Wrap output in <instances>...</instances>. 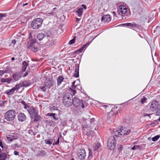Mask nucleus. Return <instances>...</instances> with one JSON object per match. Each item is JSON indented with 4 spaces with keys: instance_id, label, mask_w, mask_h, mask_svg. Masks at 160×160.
<instances>
[{
    "instance_id": "nucleus-32",
    "label": "nucleus",
    "mask_w": 160,
    "mask_h": 160,
    "mask_svg": "<svg viewBox=\"0 0 160 160\" xmlns=\"http://www.w3.org/2000/svg\"><path fill=\"white\" fill-rule=\"evenodd\" d=\"M160 137V136L159 135H156L152 138V140L153 141H156Z\"/></svg>"
},
{
    "instance_id": "nucleus-34",
    "label": "nucleus",
    "mask_w": 160,
    "mask_h": 160,
    "mask_svg": "<svg viewBox=\"0 0 160 160\" xmlns=\"http://www.w3.org/2000/svg\"><path fill=\"white\" fill-rule=\"evenodd\" d=\"M90 126L92 127L94 124L95 123L94 122L95 121L94 118H92L91 119H90Z\"/></svg>"
},
{
    "instance_id": "nucleus-54",
    "label": "nucleus",
    "mask_w": 160,
    "mask_h": 160,
    "mask_svg": "<svg viewBox=\"0 0 160 160\" xmlns=\"http://www.w3.org/2000/svg\"><path fill=\"white\" fill-rule=\"evenodd\" d=\"M59 138H58V139L57 141L55 143H54V144L58 145L59 143Z\"/></svg>"
},
{
    "instance_id": "nucleus-52",
    "label": "nucleus",
    "mask_w": 160,
    "mask_h": 160,
    "mask_svg": "<svg viewBox=\"0 0 160 160\" xmlns=\"http://www.w3.org/2000/svg\"><path fill=\"white\" fill-rule=\"evenodd\" d=\"M54 44V43L53 41H52L49 44V46H53Z\"/></svg>"
},
{
    "instance_id": "nucleus-53",
    "label": "nucleus",
    "mask_w": 160,
    "mask_h": 160,
    "mask_svg": "<svg viewBox=\"0 0 160 160\" xmlns=\"http://www.w3.org/2000/svg\"><path fill=\"white\" fill-rule=\"evenodd\" d=\"M14 154L15 155H19L18 152L16 151H15L14 152Z\"/></svg>"
},
{
    "instance_id": "nucleus-48",
    "label": "nucleus",
    "mask_w": 160,
    "mask_h": 160,
    "mask_svg": "<svg viewBox=\"0 0 160 160\" xmlns=\"http://www.w3.org/2000/svg\"><path fill=\"white\" fill-rule=\"evenodd\" d=\"M124 26L131 27V23H124L123 24Z\"/></svg>"
},
{
    "instance_id": "nucleus-64",
    "label": "nucleus",
    "mask_w": 160,
    "mask_h": 160,
    "mask_svg": "<svg viewBox=\"0 0 160 160\" xmlns=\"http://www.w3.org/2000/svg\"><path fill=\"white\" fill-rule=\"evenodd\" d=\"M11 60H15V58L14 57H12L11 58Z\"/></svg>"
},
{
    "instance_id": "nucleus-8",
    "label": "nucleus",
    "mask_w": 160,
    "mask_h": 160,
    "mask_svg": "<svg viewBox=\"0 0 160 160\" xmlns=\"http://www.w3.org/2000/svg\"><path fill=\"white\" fill-rule=\"evenodd\" d=\"M18 134L17 133H11L10 134L7 135V138L9 141H12L14 140L17 139L18 138Z\"/></svg>"
},
{
    "instance_id": "nucleus-56",
    "label": "nucleus",
    "mask_w": 160,
    "mask_h": 160,
    "mask_svg": "<svg viewBox=\"0 0 160 160\" xmlns=\"http://www.w3.org/2000/svg\"><path fill=\"white\" fill-rule=\"evenodd\" d=\"M89 127L88 125L87 124H86L84 125L83 126V128H89Z\"/></svg>"
},
{
    "instance_id": "nucleus-45",
    "label": "nucleus",
    "mask_w": 160,
    "mask_h": 160,
    "mask_svg": "<svg viewBox=\"0 0 160 160\" xmlns=\"http://www.w3.org/2000/svg\"><path fill=\"white\" fill-rule=\"evenodd\" d=\"M75 38H74L73 39L70 40L69 42V43L70 45H71L73 44L75 42Z\"/></svg>"
},
{
    "instance_id": "nucleus-40",
    "label": "nucleus",
    "mask_w": 160,
    "mask_h": 160,
    "mask_svg": "<svg viewBox=\"0 0 160 160\" xmlns=\"http://www.w3.org/2000/svg\"><path fill=\"white\" fill-rule=\"evenodd\" d=\"M7 71L4 70H0V76H2L4 74L7 73Z\"/></svg>"
},
{
    "instance_id": "nucleus-46",
    "label": "nucleus",
    "mask_w": 160,
    "mask_h": 160,
    "mask_svg": "<svg viewBox=\"0 0 160 160\" xmlns=\"http://www.w3.org/2000/svg\"><path fill=\"white\" fill-rule=\"evenodd\" d=\"M139 148V146L138 145H134V146L131 148L132 150H134L137 149L138 148Z\"/></svg>"
},
{
    "instance_id": "nucleus-23",
    "label": "nucleus",
    "mask_w": 160,
    "mask_h": 160,
    "mask_svg": "<svg viewBox=\"0 0 160 160\" xmlns=\"http://www.w3.org/2000/svg\"><path fill=\"white\" fill-rule=\"evenodd\" d=\"M38 113L37 114H35L34 115H33V117H32L31 118H34V121L35 122H37L41 118V117L38 115Z\"/></svg>"
},
{
    "instance_id": "nucleus-14",
    "label": "nucleus",
    "mask_w": 160,
    "mask_h": 160,
    "mask_svg": "<svg viewBox=\"0 0 160 160\" xmlns=\"http://www.w3.org/2000/svg\"><path fill=\"white\" fill-rule=\"evenodd\" d=\"M121 134L122 135H126L129 134L131 132L130 130L129 129H127L125 128H123L122 127L120 128Z\"/></svg>"
},
{
    "instance_id": "nucleus-24",
    "label": "nucleus",
    "mask_w": 160,
    "mask_h": 160,
    "mask_svg": "<svg viewBox=\"0 0 160 160\" xmlns=\"http://www.w3.org/2000/svg\"><path fill=\"white\" fill-rule=\"evenodd\" d=\"M117 108H116V109ZM115 108H114L112 109V110L110 112L109 114H112L113 116H115L118 113V110H117L115 111Z\"/></svg>"
},
{
    "instance_id": "nucleus-22",
    "label": "nucleus",
    "mask_w": 160,
    "mask_h": 160,
    "mask_svg": "<svg viewBox=\"0 0 160 160\" xmlns=\"http://www.w3.org/2000/svg\"><path fill=\"white\" fill-rule=\"evenodd\" d=\"M22 87L21 83L16 84L13 88H12L14 92H17L19 89Z\"/></svg>"
},
{
    "instance_id": "nucleus-6",
    "label": "nucleus",
    "mask_w": 160,
    "mask_h": 160,
    "mask_svg": "<svg viewBox=\"0 0 160 160\" xmlns=\"http://www.w3.org/2000/svg\"><path fill=\"white\" fill-rule=\"evenodd\" d=\"M72 103L73 105L76 107H80L82 108L84 107V105L82 103V101L77 98H74L72 100Z\"/></svg>"
},
{
    "instance_id": "nucleus-7",
    "label": "nucleus",
    "mask_w": 160,
    "mask_h": 160,
    "mask_svg": "<svg viewBox=\"0 0 160 160\" xmlns=\"http://www.w3.org/2000/svg\"><path fill=\"white\" fill-rule=\"evenodd\" d=\"M75 81H73L72 83V85L71 88H70V90L71 92L72 93L73 95H74L76 93V89H80L81 88V87L79 85H75Z\"/></svg>"
},
{
    "instance_id": "nucleus-41",
    "label": "nucleus",
    "mask_w": 160,
    "mask_h": 160,
    "mask_svg": "<svg viewBox=\"0 0 160 160\" xmlns=\"http://www.w3.org/2000/svg\"><path fill=\"white\" fill-rule=\"evenodd\" d=\"M6 101H0V107H3L4 106L5 103H6Z\"/></svg>"
},
{
    "instance_id": "nucleus-2",
    "label": "nucleus",
    "mask_w": 160,
    "mask_h": 160,
    "mask_svg": "<svg viewBox=\"0 0 160 160\" xmlns=\"http://www.w3.org/2000/svg\"><path fill=\"white\" fill-rule=\"evenodd\" d=\"M16 116V112L14 110H9L7 111L4 115L5 119L8 121H13Z\"/></svg>"
},
{
    "instance_id": "nucleus-21",
    "label": "nucleus",
    "mask_w": 160,
    "mask_h": 160,
    "mask_svg": "<svg viewBox=\"0 0 160 160\" xmlns=\"http://www.w3.org/2000/svg\"><path fill=\"white\" fill-rule=\"evenodd\" d=\"M64 78L63 77L59 76L58 77L57 79V85L58 86H59L62 83V82L63 81Z\"/></svg>"
},
{
    "instance_id": "nucleus-13",
    "label": "nucleus",
    "mask_w": 160,
    "mask_h": 160,
    "mask_svg": "<svg viewBox=\"0 0 160 160\" xmlns=\"http://www.w3.org/2000/svg\"><path fill=\"white\" fill-rule=\"evenodd\" d=\"M72 94H71L70 92H67L65 93L63 98V100H68L72 99Z\"/></svg>"
},
{
    "instance_id": "nucleus-10",
    "label": "nucleus",
    "mask_w": 160,
    "mask_h": 160,
    "mask_svg": "<svg viewBox=\"0 0 160 160\" xmlns=\"http://www.w3.org/2000/svg\"><path fill=\"white\" fill-rule=\"evenodd\" d=\"M111 18L110 15L107 14L102 17L101 21L102 22H108L111 21Z\"/></svg>"
},
{
    "instance_id": "nucleus-42",
    "label": "nucleus",
    "mask_w": 160,
    "mask_h": 160,
    "mask_svg": "<svg viewBox=\"0 0 160 160\" xmlns=\"http://www.w3.org/2000/svg\"><path fill=\"white\" fill-rule=\"evenodd\" d=\"M7 16L6 14L4 13H0V21L1 20L3 17H5Z\"/></svg>"
},
{
    "instance_id": "nucleus-50",
    "label": "nucleus",
    "mask_w": 160,
    "mask_h": 160,
    "mask_svg": "<svg viewBox=\"0 0 160 160\" xmlns=\"http://www.w3.org/2000/svg\"><path fill=\"white\" fill-rule=\"evenodd\" d=\"M47 116L50 117H53V116L56 115V114L55 113H48L47 114Z\"/></svg>"
},
{
    "instance_id": "nucleus-51",
    "label": "nucleus",
    "mask_w": 160,
    "mask_h": 160,
    "mask_svg": "<svg viewBox=\"0 0 160 160\" xmlns=\"http://www.w3.org/2000/svg\"><path fill=\"white\" fill-rule=\"evenodd\" d=\"M118 150H119L120 151H121V150H122V146L121 145H119L118 146Z\"/></svg>"
},
{
    "instance_id": "nucleus-57",
    "label": "nucleus",
    "mask_w": 160,
    "mask_h": 160,
    "mask_svg": "<svg viewBox=\"0 0 160 160\" xmlns=\"http://www.w3.org/2000/svg\"><path fill=\"white\" fill-rule=\"evenodd\" d=\"M55 115L53 116V117L54 120H58V118L55 116Z\"/></svg>"
},
{
    "instance_id": "nucleus-47",
    "label": "nucleus",
    "mask_w": 160,
    "mask_h": 160,
    "mask_svg": "<svg viewBox=\"0 0 160 160\" xmlns=\"http://www.w3.org/2000/svg\"><path fill=\"white\" fill-rule=\"evenodd\" d=\"M138 25L134 23H131V27L135 28L137 27Z\"/></svg>"
},
{
    "instance_id": "nucleus-37",
    "label": "nucleus",
    "mask_w": 160,
    "mask_h": 160,
    "mask_svg": "<svg viewBox=\"0 0 160 160\" xmlns=\"http://www.w3.org/2000/svg\"><path fill=\"white\" fill-rule=\"evenodd\" d=\"M20 146V145H18L17 144H13L11 145L12 147L14 149H15L16 148H18Z\"/></svg>"
},
{
    "instance_id": "nucleus-3",
    "label": "nucleus",
    "mask_w": 160,
    "mask_h": 160,
    "mask_svg": "<svg viewBox=\"0 0 160 160\" xmlns=\"http://www.w3.org/2000/svg\"><path fill=\"white\" fill-rule=\"evenodd\" d=\"M43 20L41 18H37L34 19L31 23L32 28L34 29L39 28L41 26Z\"/></svg>"
},
{
    "instance_id": "nucleus-16",
    "label": "nucleus",
    "mask_w": 160,
    "mask_h": 160,
    "mask_svg": "<svg viewBox=\"0 0 160 160\" xmlns=\"http://www.w3.org/2000/svg\"><path fill=\"white\" fill-rule=\"evenodd\" d=\"M73 99L63 100V103L64 105L67 107H69L72 104Z\"/></svg>"
},
{
    "instance_id": "nucleus-43",
    "label": "nucleus",
    "mask_w": 160,
    "mask_h": 160,
    "mask_svg": "<svg viewBox=\"0 0 160 160\" xmlns=\"http://www.w3.org/2000/svg\"><path fill=\"white\" fill-rule=\"evenodd\" d=\"M52 141L50 140H46L45 142L47 144L51 145L52 143Z\"/></svg>"
},
{
    "instance_id": "nucleus-44",
    "label": "nucleus",
    "mask_w": 160,
    "mask_h": 160,
    "mask_svg": "<svg viewBox=\"0 0 160 160\" xmlns=\"http://www.w3.org/2000/svg\"><path fill=\"white\" fill-rule=\"evenodd\" d=\"M35 43H38L36 42V39H32L30 41V45L34 44Z\"/></svg>"
},
{
    "instance_id": "nucleus-63",
    "label": "nucleus",
    "mask_w": 160,
    "mask_h": 160,
    "mask_svg": "<svg viewBox=\"0 0 160 160\" xmlns=\"http://www.w3.org/2000/svg\"><path fill=\"white\" fill-rule=\"evenodd\" d=\"M28 74V73L27 72L26 73V74H25L24 76H23V77H25L27 76V75Z\"/></svg>"
},
{
    "instance_id": "nucleus-5",
    "label": "nucleus",
    "mask_w": 160,
    "mask_h": 160,
    "mask_svg": "<svg viewBox=\"0 0 160 160\" xmlns=\"http://www.w3.org/2000/svg\"><path fill=\"white\" fill-rule=\"evenodd\" d=\"M24 108L28 111L31 116V117H33V115L38 113V112L33 107H29L24 104Z\"/></svg>"
},
{
    "instance_id": "nucleus-61",
    "label": "nucleus",
    "mask_w": 160,
    "mask_h": 160,
    "mask_svg": "<svg viewBox=\"0 0 160 160\" xmlns=\"http://www.w3.org/2000/svg\"><path fill=\"white\" fill-rule=\"evenodd\" d=\"M151 115V114H146L144 115L145 116H148L149 117H150V116Z\"/></svg>"
},
{
    "instance_id": "nucleus-19",
    "label": "nucleus",
    "mask_w": 160,
    "mask_h": 160,
    "mask_svg": "<svg viewBox=\"0 0 160 160\" xmlns=\"http://www.w3.org/2000/svg\"><path fill=\"white\" fill-rule=\"evenodd\" d=\"M79 65L78 64L76 65V67L74 71V76L76 78H78L79 77Z\"/></svg>"
},
{
    "instance_id": "nucleus-15",
    "label": "nucleus",
    "mask_w": 160,
    "mask_h": 160,
    "mask_svg": "<svg viewBox=\"0 0 160 160\" xmlns=\"http://www.w3.org/2000/svg\"><path fill=\"white\" fill-rule=\"evenodd\" d=\"M18 120L19 121L23 122L26 119V117L22 113H20L18 115Z\"/></svg>"
},
{
    "instance_id": "nucleus-38",
    "label": "nucleus",
    "mask_w": 160,
    "mask_h": 160,
    "mask_svg": "<svg viewBox=\"0 0 160 160\" xmlns=\"http://www.w3.org/2000/svg\"><path fill=\"white\" fill-rule=\"evenodd\" d=\"M87 45H88L89 44H84L81 48L79 49L78 51H79L80 52H81L82 50H83L84 48L86 47Z\"/></svg>"
},
{
    "instance_id": "nucleus-39",
    "label": "nucleus",
    "mask_w": 160,
    "mask_h": 160,
    "mask_svg": "<svg viewBox=\"0 0 160 160\" xmlns=\"http://www.w3.org/2000/svg\"><path fill=\"white\" fill-rule=\"evenodd\" d=\"M147 99L146 97L143 96L141 100V102L142 104H143L145 102V101L147 100Z\"/></svg>"
},
{
    "instance_id": "nucleus-35",
    "label": "nucleus",
    "mask_w": 160,
    "mask_h": 160,
    "mask_svg": "<svg viewBox=\"0 0 160 160\" xmlns=\"http://www.w3.org/2000/svg\"><path fill=\"white\" fill-rule=\"evenodd\" d=\"M6 158L5 154H0V160H5Z\"/></svg>"
},
{
    "instance_id": "nucleus-55",
    "label": "nucleus",
    "mask_w": 160,
    "mask_h": 160,
    "mask_svg": "<svg viewBox=\"0 0 160 160\" xmlns=\"http://www.w3.org/2000/svg\"><path fill=\"white\" fill-rule=\"evenodd\" d=\"M0 146L2 148H3V147L2 144V142L1 141V140H0Z\"/></svg>"
},
{
    "instance_id": "nucleus-29",
    "label": "nucleus",
    "mask_w": 160,
    "mask_h": 160,
    "mask_svg": "<svg viewBox=\"0 0 160 160\" xmlns=\"http://www.w3.org/2000/svg\"><path fill=\"white\" fill-rule=\"evenodd\" d=\"M11 79L9 78H2L1 79V81L2 82H7L9 83L11 82Z\"/></svg>"
},
{
    "instance_id": "nucleus-60",
    "label": "nucleus",
    "mask_w": 160,
    "mask_h": 160,
    "mask_svg": "<svg viewBox=\"0 0 160 160\" xmlns=\"http://www.w3.org/2000/svg\"><path fill=\"white\" fill-rule=\"evenodd\" d=\"M112 13L114 16H116V12H114V11L112 12Z\"/></svg>"
},
{
    "instance_id": "nucleus-20",
    "label": "nucleus",
    "mask_w": 160,
    "mask_h": 160,
    "mask_svg": "<svg viewBox=\"0 0 160 160\" xmlns=\"http://www.w3.org/2000/svg\"><path fill=\"white\" fill-rule=\"evenodd\" d=\"M100 146V144L99 143H95L93 145L92 148H91V150H92L94 151L97 150Z\"/></svg>"
},
{
    "instance_id": "nucleus-1",
    "label": "nucleus",
    "mask_w": 160,
    "mask_h": 160,
    "mask_svg": "<svg viewBox=\"0 0 160 160\" xmlns=\"http://www.w3.org/2000/svg\"><path fill=\"white\" fill-rule=\"evenodd\" d=\"M149 110L152 112H156L157 115L160 114V105L158 102L156 100L152 101L150 104Z\"/></svg>"
},
{
    "instance_id": "nucleus-30",
    "label": "nucleus",
    "mask_w": 160,
    "mask_h": 160,
    "mask_svg": "<svg viewBox=\"0 0 160 160\" xmlns=\"http://www.w3.org/2000/svg\"><path fill=\"white\" fill-rule=\"evenodd\" d=\"M14 92L12 88L10 90H8L6 91V93L8 95H11L14 94Z\"/></svg>"
},
{
    "instance_id": "nucleus-58",
    "label": "nucleus",
    "mask_w": 160,
    "mask_h": 160,
    "mask_svg": "<svg viewBox=\"0 0 160 160\" xmlns=\"http://www.w3.org/2000/svg\"><path fill=\"white\" fill-rule=\"evenodd\" d=\"M81 6L83 7V8L85 9H86V8H87V7H86V6L85 5H84V4H82L81 5Z\"/></svg>"
},
{
    "instance_id": "nucleus-28",
    "label": "nucleus",
    "mask_w": 160,
    "mask_h": 160,
    "mask_svg": "<svg viewBox=\"0 0 160 160\" xmlns=\"http://www.w3.org/2000/svg\"><path fill=\"white\" fill-rule=\"evenodd\" d=\"M44 37V35L42 33H39L38 35L37 38L38 40L41 41L43 39Z\"/></svg>"
},
{
    "instance_id": "nucleus-4",
    "label": "nucleus",
    "mask_w": 160,
    "mask_h": 160,
    "mask_svg": "<svg viewBox=\"0 0 160 160\" xmlns=\"http://www.w3.org/2000/svg\"><path fill=\"white\" fill-rule=\"evenodd\" d=\"M116 143L114 137L113 136L110 137L107 142V146L108 148L111 150H113L116 146Z\"/></svg>"
},
{
    "instance_id": "nucleus-17",
    "label": "nucleus",
    "mask_w": 160,
    "mask_h": 160,
    "mask_svg": "<svg viewBox=\"0 0 160 160\" xmlns=\"http://www.w3.org/2000/svg\"><path fill=\"white\" fill-rule=\"evenodd\" d=\"M12 77L14 79L17 81L19 80L21 78L20 73L19 72H16L13 74Z\"/></svg>"
},
{
    "instance_id": "nucleus-59",
    "label": "nucleus",
    "mask_w": 160,
    "mask_h": 160,
    "mask_svg": "<svg viewBox=\"0 0 160 160\" xmlns=\"http://www.w3.org/2000/svg\"><path fill=\"white\" fill-rule=\"evenodd\" d=\"M12 43L13 44H15L16 43V40H12Z\"/></svg>"
},
{
    "instance_id": "nucleus-11",
    "label": "nucleus",
    "mask_w": 160,
    "mask_h": 160,
    "mask_svg": "<svg viewBox=\"0 0 160 160\" xmlns=\"http://www.w3.org/2000/svg\"><path fill=\"white\" fill-rule=\"evenodd\" d=\"M119 11L120 12L123 14L122 16H126L127 17H128V15L127 14H125L127 12V9L126 7L123 5L120 6L119 7Z\"/></svg>"
},
{
    "instance_id": "nucleus-27",
    "label": "nucleus",
    "mask_w": 160,
    "mask_h": 160,
    "mask_svg": "<svg viewBox=\"0 0 160 160\" xmlns=\"http://www.w3.org/2000/svg\"><path fill=\"white\" fill-rule=\"evenodd\" d=\"M120 128L114 131V134L115 136L117 137H120L122 136L121 132H120Z\"/></svg>"
},
{
    "instance_id": "nucleus-26",
    "label": "nucleus",
    "mask_w": 160,
    "mask_h": 160,
    "mask_svg": "<svg viewBox=\"0 0 160 160\" xmlns=\"http://www.w3.org/2000/svg\"><path fill=\"white\" fill-rule=\"evenodd\" d=\"M83 8H80L78 9L76 11V13L78 17H81L82 14Z\"/></svg>"
},
{
    "instance_id": "nucleus-31",
    "label": "nucleus",
    "mask_w": 160,
    "mask_h": 160,
    "mask_svg": "<svg viewBox=\"0 0 160 160\" xmlns=\"http://www.w3.org/2000/svg\"><path fill=\"white\" fill-rule=\"evenodd\" d=\"M21 84L22 87L24 86L27 87L29 86L30 85L29 82L27 81H24Z\"/></svg>"
},
{
    "instance_id": "nucleus-36",
    "label": "nucleus",
    "mask_w": 160,
    "mask_h": 160,
    "mask_svg": "<svg viewBox=\"0 0 160 160\" xmlns=\"http://www.w3.org/2000/svg\"><path fill=\"white\" fill-rule=\"evenodd\" d=\"M110 106V104H101V107H103L105 109H107V108H108Z\"/></svg>"
},
{
    "instance_id": "nucleus-9",
    "label": "nucleus",
    "mask_w": 160,
    "mask_h": 160,
    "mask_svg": "<svg viewBox=\"0 0 160 160\" xmlns=\"http://www.w3.org/2000/svg\"><path fill=\"white\" fill-rule=\"evenodd\" d=\"M78 158L81 160L84 159L85 158L86 154L84 149H82L80 150L78 154Z\"/></svg>"
},
{
    "instance_id": "nucleus-49",
    "label": "nucleus",
    "mask_w": 160,
    "mask_h": 160,
    "mask_svg": "<svg viewBox=\"0 0 160 160\" xmlns=\"http://www.w3.org/2000/svg\"><path fill=\"white\" fill-rule=\"evenodd\" d=\"M40 89H41L44 92L46 90L45 86H43L42 87H40L39 88Z\"/></svg>"
},
{
    "instance_id": "nucleus-18",
    "label": "nucleus",
    "mask_w": 160,
    "mask_h": 160,
    "mask_svg": "<svg viewBox=\"0 0 160 160\" xmlns=\"http://www.w3.org/2000/svg\"><path fill=\"white\" fill-rule=\"evenodd\" d=\"M45 87L50 88L53 86V82L50 80H46L45 82Z\"/></svg>"
},
{
    "instance_id": "nucleus-33",
    "label": "nucleus",
    "mask_w": 160,
    "mask_h": 160,
    "mask_svg": "<svg viewBox=\"0 0 160 160\" xmlns=\"http://www.w3.org/2000/svg\"><path fill=\"white\" fill-rule=\"evenodd\" d=\"M58 110L57 108L54 106H52L50 108V110L51 112H54Z\"/></svg>"
},
{
    "instance_id": "nucleus-25",
    "label": "nucleus",
    "mask_w": 160,
    "mask_h": 160,
    "mask_svg": "<svg viewBox=\"0 0 160 160\" xmlns=\"http://www.w3.org/2000/svg\"><path fill=\"white\" fill-rule=\"evenodd\" d=\"M28 65V63L25 61L22 62V69L23 71L24 72L25 71Z\"/></svg>"
},
{
    "instance_id": "nucleus-12",
    "label": "nucleus",
    "mask_w": 160,
    "mask_h": 160,
    "mask_svg": "<svg viewBox=\"0 0 160 160\" xmlns=\"http://www.w3.org/2000/svg\"><path fill=\"white\" fill-rule=\"evenodd\" d=\"M39 44L38 43L30 45V48L33 52H36L39 50Z\"/></svg>"
},
{
    "instance_id": "nucleus-62",
    "label": "nucleus",
    "mask_w": 160,
    "mask_h": 160,
    "mask_svg": "<svg viewBox=\"0 0 160 160\" xmlns=\"http://www.w3.org/2000/svg\"><path fill=\"white\" fill-rule=\"evenodd\" d=\"M28 5V3H25L24 4H23V6H25L27 5Z\"/></svg>"
}]
</instances>
